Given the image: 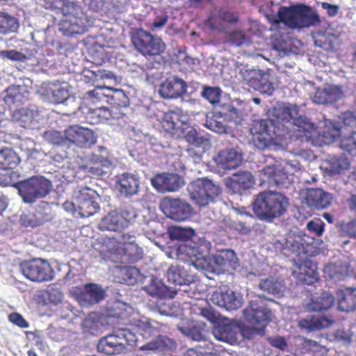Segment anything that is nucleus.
<instances>
[{"label":"nucleus","instance_id":"obj_1","mask_svg":"<svg viewBox=\"0 0 356 356\" xmlns=\"http://www.w3.org/2000/svg\"><path fill=\"white\" fill-rule=\"evenodd\" d=\"M180 259L186 256H195L194 264L199 271H207L216 275L225 271L236 270L240 266L239 259L232 249H220L211 257H208L207 244L200 245H183L176 250Z\"/></svg>","mask_w":356,"mask_h":356},{"label":"nucleus","instance_id":"obj_2","mask_svg":"<svg viewBox=\"0 0 356 356\" xmlns=\"http://www.w3.org/2000/svg\"><path fill=\"white\" fill-rule=\"evenodd\" d=\"M289 198L280 192L265 191L257 194L252 202L254 214L261 220L271 222L285 215Z\"/></svg>","mask_w":356,"mask_h":356},{"label":"nucleus","instance_id":"obj_3","mask_svg":"<svg viewBox=\"0 0 356 356\" xmlns=\"http://www.w3.org/2000/svg\"><path fill=\"white\" fill-rule=\"evenodd\" d=\"M318 14L311 7L298 6L291 8H281L277 13L275 23H283L291 29L307 28L321 23Z\"/></svg>","mask_w":356,"mask_h":356},{"label":"nucleus","instance_id":"obj_4","mask_svg":"<svg viewBox=\"0 0 356 356\" xmlns=\"http://www.w3.org/2000/svg\"><path fill=\"white\" fill-rule=\"evenodd\" d=\"M137 337L129 329L122 328L102 337L97 346L98 352L106 355L125 354L136 345Z\"/></svg>","mask_w":356,"mask_h":356},{"label":"nucleus","instance_id":"obj_5","mask_svg":"<svg viewBox=\"0 0 356 356\" xmlns=\"http://www.w3.org/2000/svg\"><path fill=\"white\" fill-rule=\"evenodd\" d=\"M17 189L19 195L26 204H33L47 197L53 189L51 181L44 176H33L11 184Z\"/></svg>","mask_w":356,"mask_h":356},{"label":"nucleus","instance_id":"obj_6","mask_svg":"<svg viewBox=\"0 0 356 356\" xmlns=\"http://www.w3.org/2000/svg\"><path fill=\"white\" fill-rule=\"evenodd\" d=\"M187 191L191 201L200 207H204L216 202L222 193V187L218 182L202 177L191 182Z\"/></svg>","mask_w":356,"mask_h":356},{"label":"nucleus","instance_id":"obj_7","mask_svg":"<svg viewBox=\"0 0 356 356\" xmlns=\"http://www.w3.org/2000/svg\"><path fill=\"white\" fill-rule=\"evenodd\" d=\"M183 245L191 244L181 243L175 245L168 254V257L176 259L180 262H183V264L171 265L166 272L168 281L180 286H189L191 283L194 282L195 277L191 272V266L196 270H199L194 264L195 259H196L195 256H186L185 259H181L179 258L178 254H176V250Z\"/></svg>","mask_w":356,"mask_h":356},{"label":"nucleus","instance_id":"obj_8","mask_svg":"<svg viewBox=\"0 0 356 356\" xmlns=\"http://www.w3.org/2000/svg\"><path fill=\"white\" fill-rule=\"evenodd\" d=\"M313 238L305 234L290 232L284 238L273 240V244L278 251L287 250L292 254L305 259L309 254Z\"/></svg>","mask_w":356,"mask_h":356},{"label":"nucleus","instance_id":"obj_9","mask_svg":"<svg viewBox=\"0 0 356 356\" xmlns=\"http://www.w3.org/2000/svg\"><path fill=\"white\" fill-rule=\"evenodd\" d=\"M131 42L135 48L144 56L161 55L166 47L161 38L142 29H138L133 33Z\"/></svg>","mask_w":356,"mask_h":356},{"label":"nucleus","instance_id":"obj_10","mask_svg":"<svg viewBox=\"0 0 356 356\" xmlns=\"http://www.w3.org/2000/svg\"><path fill=\"white\" fill-rule=\"evenodd\" d=\"M243 81L261 94L271 95L276 88L274 77L268 72L258 69H246L241 72Z\"/></svg>","mask_w":356,"mask_h":356},{"label":"nucleus","instance_id":"obj_11","mask_svg":"<svg viewBox=\"0 0 356 356\" xmlns=\"http://www.w3.org/2000/svg\"><path fill=\"white\" fill-rule=\"evenodd\" d=\"M243 314L249 323L258 326L254 330V332L259 336L264 335L266 326L271 320L270 310L262 302L255 300L250 302Z\"/></svg>","mask_w":356,"mask_h":356},{"label":"nucleus","instance_id":"obj_12","mask_svg":"<svg viewBox=\"0 0 356 356\" xmlns=\"http://www.w3.org/2000/svg\"><path fill=\"white\" fill-rule=\"evenodd\" d=\"M20 161L13 149L9 147L0 149V184L11 185L19 178V172L13 169L19 164Z\"/></svg>","mask_w":356,"mask_h":356},{"label":"nucleus","instance_id":"obj_13","mask_svg":"<svg viewBox=\"0 0 356 356\" xmlns=\"http://www.w3.org/2000/svg\"><path fill=\"white\" fill-rule=\"evenodd\" d=\"M273 49L277 52L280 57L279 67L283 72H287V69H292L295 63L285 60L289 56H296L301 51L302 44L299 40H293L288 37L281 36L273 42Z\"/></svg>","mask_w":356,"mask_h":356},{"label":"nucleus","instance_id":"obj_14","mask_svg":"<svg viewBox=\"0 0 356 356\" xmlns=\"http://www.w3.org/2000/svg\"><path fill=\"white\" fill-rule=\"evenodd\" d=\"M20 271L33 282H47L54 277V270L50 264L42 259H35L21 264Z\"/></svg>","mask_w":356,"mask_h":356},{"label":"nucleus","instance_id":"obj_15","mask_svg":"<svg viewBox=\"0 0 356 356\" xmlns=\"http://www.w3.org/2000/svg\"><path fill=\"white\" fill-rule=\"evenodd\" d=\"M73 295L83 307H89L99 303L106 296V290L99 284L87 283L73 291Z\"/></svg>","mask_w":356,"mask_h":356},{"label":"nucleus","instance_id":"obj_16","mask_svg":"<svg viewBox=\"0 0 356 356\" xmlns=\"http://www.w3.org/2000/svg\"><path fill=\"white\" fill-rule=\"evenodd\" d=\"M163 213L175 221H183L188 218L193 208L186 201L179 198L165 197L161 203Z\"/></svg>","mask_w":356,"mask_h":356},{"label":"nucleus","instance_id":"obj_17","mask_svg":"<svg viewBox=\"0 0 356 356\" xmlns=\"http://www.w3.org/2000/svg\"><path fill=\"white\" fill-rule=\"evenodd\" d=\"M268 163L259 170L261 179L279 188H289L290 181L285 169L280 165H276L272 158H268Z\"/></svg>","mask_w":356,"mask_h":356},{"label":"nucleus","instance_id":"obj_18","mask_svg":"<svg viewBox=\"0 0 356 356\" xmlns=\"http://www.w3.org/2000/svg\"><path fill=\"white\" fill-rule=\"evenodd\" d=\"M254 184V177L248 171H238L224 179L225 188L230 194L242 195Z\"/></svg>","mask_w":356,"mask_h":356},{"label":"nucleus","instance_id":"obj_19","mask_svg":"<svg viewBox=\"0 0 356 356\" xmlns=\"http://www.w3.org/2000/svg\"><path fill=\"white\" fill-rule=\"evenodd\" d=\"M65 135L68 139V146L74 144L80 147L88 148L97 141V137L92 130L77 124L66 129Z\"/></svg>","mask_w":356,"mask_h":356},{"label":"nucleus","instance_id":"obj_20","mask_svg":"<svg viewBox=\"0 0 356 356\" xmlns=\"http://www.w3.org/2000/svg\"><path fill=\"white\" fill-rule=\"evenodd\" d=\"M152 185L161 193L179 191L184 185V180L175 173L158 174L151 179Z\"/></svg>","mask_w":356,"mask_h":356},{"label":"nucleus","instance_id":"obj_21","mask_svg":"<svg viewBox=\"0 0 356 356\" xmlns=\"http://www.w3.org/2000/svg\"><path fill=\"white\" fill-rule=\"evenodd\" d=\"M42 109L35 105L21 108L15 111L13 118L21 123L22 127L29 129H38L43 120Z\"/></svg>","mask_w":356,"mask_h":356},{"label":"nucleus","instance_id":"obj_22","mask_svg":"<svg viewBox=\"0 0 356 356\" xmlns=\"http://www.w3.org/2000/svg\"><path fill=\"white\" fill-rule=\"evenodd\" d=\"M213 161L219 169L228 171L240 166L243 161V155L236 148H226L218 152L213 157Z\"/></svg>","mask_w":356,"mask_h":356},{"label":"nucleus","instance_id":"obj_23","mask_svg":"<svg viewBox=\"0 0 356 356\" xmlns=\"http://www.w3.org/2000/svg\"><path fill=\"white\" fill-rule=\"evenodd\" d=\"M307 205L314 209H323L329 207L333 200L332 195L321 188H307L302 192Z\"/></svg>","mask_w":356,"mask_h":356},{"label":"nucleus","instance_id":"obj_24","mask_svg":"<svg viewBox=\"0 0 356 356\" xmlns=\"http://www.w3.org/2000/svg\"><path fill=\"white\" fill-rule=\"evenodd\" d=\"M211 301L216 305L227 311L236 310L243 305L241 296L234 291H216L213 293Z\"/></svg>","mask_w":356,"mask_h":356},{"label":"nucleus","instance_id":"obj_25","mask_svg":"<svg viewBox=\"0 0 356 356\" xmlns=\"http://www.w3.org/2000/svg\"><path fill=\"white\" fill-rule=\"evenodd\" d=\"M97 194L90 188H84L79 191L76 197V204L81 217H90L99 209V204L96 202Z\"/></svg>","mask_w":356,"mask_h":356},{"label":"nucleus","instance_id":"obj_26","mask_svg":"<svg viewBox=\"0 0 356 356\" xmlns=\"http://www.w3.org/2000/svg\"><path fill=\"white\" fill-rule=\"evenodd\" d=\"M187 83L177 76H171L163 82L159 93L164 99H177L186 93Z\"/></svg>","mask_w":356,"mask_h":356},{"label":"nucleus","instance_id":"obj_27","mask_svg":"<svg viewBox=\"0 0 356 356\" xmlns=\"http://www.w3.org/2000/svg\"><path fill=\"white\" fill-rule=\"evenodd\" d=\"M343 97L342 87L339 85H326L318 88L312 97L314 103L320 105L332 104Z\"/></svg>","mask_w":356,"mask_h":356},{"label":"nucleus","instance_id":"obj_28","mask_svg":"<svg viewBox=\"0 0 356 356\" xmlns=\"http://www.w3.org/2000/svg\"><path fill=\"white\" fill-rule=\"evenodd\" d=\"M292 273L296 276L300 281L304 282L307 284H312L318 280V273L317 272V266L312 260H305L294 261Z\"/></svg>","mask_w":356,"mask_h":356},{"label":"nucleus","instance_id":"obj_29","mask_svg":"<svg viewBox=\"0 0 356 356\" xmlns=\"http://www.w3.org/2000/svg\"><path fill=\"white\" fill-rule=\"evenodd\" d=\"M115 165L106 157L92 153L90 158V165H83L81 168L87 170L92 175L108 177Z\"/></svg>","mask_w":356,"mask_h":356},{"label":"nucleus","instance_id":"obj_30","mask_svg":"<svg viewBox=\"0 0 356 356\" xmlns=\"http://www.w3.org/2000/svg\"><path fill=\"white\" fill-rule=\"evenodd\" d=\"M0 98L9 106H17L28 101L29 90L25 86L12 85L0 94Z\"/></svg>","mask_w":356,"mask_h":356},{"label":"nucleus","instance_id":"obj_31","mask_svg":"<svg viewBox=\"0 0 356 356\" xmlns=\"http://www.w3.org/2000/svg\"><path fill=\"white\" fill-rule=\"evenodd\" d=\"M272 113L274 118L270 120L273 121L275 127L282 126L286 129H292L291 122L298 115V108L296 105L280 106L275 108Z\"/></svg>","mask_w":356,"mask_h":356},{"label":"nucleus","instance_id":"obj_32","mask_svg":"<svg viewBox=\"0 0 356 356\" xmlns=\"http://www.w3.org/2000/svg\"><path fill=\"white\" fill-rule=\"evenodd\" d=\"M116 184L119 193L125 197L136 195L140 187L138 178L128 172L117 176Z\"/></svg>","mask_w":356,"mask_h":356},{"label":"nucleus","instance_id":"obj_33","mask_svg":"<svg viewBox=\"0 0 356 356\" xmlns=\"http://www.w3.org/2000/svg\"><path fill=\"white\" fill-rule=\"evenodd\" d=\"M240 331L237 323L230 322L214 327L212 333L218 341L233 344L237 341V336Z\"/></svg>","mask_w":356,"mask_h":356},{"label":"nucleus","instance_id":"obj_34","mask_svg":"<svg viewBox=\"0 0 356 356\" xmlns=\"http://www.w3.org/2000/svg\"><path fill=\"white\" fill-rule=\"evenodd\" d=\"M41 94L46 100L53 104H63L70 98L66 84L50 83L42 89Z\"/></svg>","mask_w":356,"mask_h":356},{"label":"nucleus","instance_id":"obj_35","mask_svg":"<svg viewBox=\"0 0 356 356\" xmlns=\"http://www.w3.org/2000/svg\"><path fill=\"white\" fill-rule=\"evenodd\" d=\"M334 320L327 316L309 315L298 321V326L307 332H315L330 327Z\"/></svg>","mask_w":356,"mask_h":356},{"label":"nucleus","instance_id":"obj_36","mask_svg":"<svg viewBox=\"0 0 356 356\" xmlns=\"http://www.w3.org/2000/svg\"><path fill=\"white\" fill-rule=\"evenodd\" d=\"M257 286L263 292L273 295L275 297L283 296L286 289L284 280L274 276L260 278L258 280Z\"/></svg>","mask_w":356,"mask_h":356},{"label":"nucleus","instance_id":"obj_37","mask_svg":"<svg viewBox=\"0 0 356 356\" xmlns=\"http://www.w3.org/2000/svg\"><path fill=\"white\" fill-rule=\"evenodd\" d=\"M105 101L111 104L110 119H119L124 115V109L128 106L129 99L123 92L115 91L111 96L108 95Z\"/></svg>","mask_w":356,"mask_h":356},{"label":"nucleus","instance_id":"obj_38","mask_svg":"<svg viewBox=\"0 0 356 356\" xmlns=\"http://www.w3.org/2000/svg\"><path fill=\"white\" fill-rule=\"evenodd\" d=\"M127 226V225H124V220L119 211L114 210L102 218L98 228L102 231L120 232L122 229Z\"/></svg>","mask_w":356,"mask_h":356},{"label":"nucleus","instance_id":"obj_39","mask_svg":"<svg viewBox=\"0 0 356 356\" xmlns=\"http://www.w3.org/2000/svg\"><path fill=\"white\" fill-rule=\"evenodd\" d=\"M350 161L344 156H329L321 166L323 170L331 175H339L350 168Z\"/></svg>","mask_w":356,"mask_h":356},{"label":"nucleus","instance_id":"obj_40","mask_svg":"<svg viewBox=\"0 0 356 356\" xmlns=\"http://www.w3.org/2000/svg\"><path fill=\"white\" fill-rule=\"evenodd\" d=\"M334 302L333 296L329 292H323L319 296L311 297L305 307L309 312H321L330 308Z\"/></svg>","mask_w":356,"mask_h":356},{"label":"nucleus","instance_id":"obj_41","mask_svg":"<svg viewBox=\"0 0 356 356\" xmlns=\"http://www.w3.org/2000/svg\"><path fill=\"white\" fill-rule=\"evenodd\" d=\"M59 30L67 36H72L74 34H81L86 31L85 19L81 15L69 17L63 20Z\"/></svg>","mask_w":356,"mask_h":356},{"label":"nucleus","instance_id":"obj_42","mask_svg":"<svg viewBox=\"0 0 356 356\" xmlns=\"http://www.w3.org/2000/svg\"><path fill=\"white\" fill-rule=\"evenodd\" d=\"M176 348V342L166 336H159L147 344L140 347L142 351L163 353Z\"/></svg>","mask_w":356,"mask_h":356},{"label":"nucleus","instance_id":"obj_43","mask_svg":"<svg viewBox=\"0 0 356 356\" xmlns=\"http://www.w3.org/2000/svg\"><path fill=\"white\" fill-rule=\"evenodd\" d=\"M184 124L179 111H170L164 113L161 124L165 131L174 135Z\"/></svg>","mask_w":356,"mask_h":356},{"label":"nucleus","instance_id":"obj_44","mask_svg":"<svg viewBox=\"0 0 356 356\" xmlns=\"http://www.w3.org/2000/svg\"><path fill=\"white\" fill-rule=\"evenodd\" d=\"M178 330L192 341H201L207 339L205 324L197 322L186 326H179Z\"/></svg>","mask_w":356,"mask_h":356},{"label":"nucleus","instance_id":"obj_45","mask_svg":"<svg viewBox=\"0 0 356 356\" xmlns=\"http://www.w3.org/2000/svg\"><path fill=\"white\" fill-rule=\"evenodd\" d=\"M338 308L342 312L356 309V288H346L338 292Z\"/></svg>","mask_w":356,"mask_h":356},{"label":"nucleus","instance_id":"obj_46","mask_svg":"<svg viewBox=\"0 0 356 356\" xmlns=\"http://www.w3.org/2000/svg\"><path fill=\"white\" fill-rule=\"evenodd\" d=\"M19 28L17 18L4 11H0V36L15 33Z\"/></svg>","mask_w":356,"mask_h":356},{"label":"nucleus","instance_id":"obj_47","mask_svg":"<svg viewBox=\"0 0 356 356\" xmlns=\"http://www.w3.org/2000/svg\"><path fill=\"white\" fill-rule=\"evenodd\" d=\"M346 134V129H341V122L335 121H325L321 135L327 139V143L334 141L337 138H342Z\"/></svg>","mask_w":356,"mask_h":356},{"label":"nucleus","instance_id":"obj_48","mask_svg":"<svg viewBox=\"0 0 356 356\" xmlns=\"http://www.w3.org/2000/svg\"><path fill=\"white\" fill-rule=\"evenodd\" d=\"M291 127L293 129L294 131H302L305 133L304 136L298 134V137L305 138L306 140H308L310 138L309 134L314 129V124L307 117L298 113L291 122Z\"/></svg>","mask_w":356,"mask_h":356},{"label":"nucleus","instance_id":"obj_49","mask_svg":"<svg viewBox=\"0 0 356 356\" xmlns=\"http://www.w3.org/2000/svg\"><path fill=\"white\" fill-rule=\"evenodd\" d=\"M54 215L48 203H45V206L42 209L38 210L35 213L29 217L28 224L32 227L39 226L44 222H49L54 218Z\"/></svg>","mask_w":356,"mask_h":356},{"label":"nucleus","instance_id":"obj_50","mask_svg":"<svg viewBox=\"0 0 356 356\" xmlns=\"http://www.w3.org/2000/svg\"><path fill=\"white\" fill-rule=\"evenodd\" d=\"M143 289L151 296L165 298L167 296V287L161 280L153 275L149 277V283L144 286Z\"/></svg>","mask_w":356,"mask_h":356},{"label":"nucleus","instance_id":"obj_51","mask_svg":"<svg viewBox=\"0 0 356 356\" xmlns=\"http://www.w3.org/2000/svg\"><path fill=\"white\" fill-rule=\"evenodd\" d=\"M168 234L171 240L187 242L193 238L195 232L189 227L171 226L168 229Z\"/></svg>","mask_w":356,"mask_h":356},{"label":"nucleus","instance_id":"obj_52","mask_svg":"<svg viewBox=\"0 0 356 356\" xmlns=\"http://www.w3.org/2000/svg\"><path fill=\"white\" fill-rule=\"evenodd\" d=\"M225 41L237 47H247L252 43L251 38L242 30H233L227 33Z\"/></svg>","mask_w":356,"mask_h":356},{"label":"nucleus","instance_id":"obj_53","mask_svg":"<svg viewBox=\"0 0 356 356\" xmlns=\"http://www.w3.org/2000/svg\"><path fill=\"white\" fill-rule=\"evenodd\" d=\"M102 325L97 315L90 314L83 321L81 327L86 335H97L101 331Z\"/></svg>","mask_w":356,"mask_h":356},{"label":"nucleus","instance_id":"obj_54","mask_svg":"<svg viewBox=\"0 0 356 356\" xmlns=\"http://www.w3.org/2000/svg\"><path fill=\"white\" fill-rule=\"evenodd\" d=\"M253 145L259 149H273L276 147L274 142V134L265 133L263 135H252Z\"/></svg>","mask_w":356,"mask_h":356},{"label":"nucleus","instance_id":"obj_55","mask_svg":"<svg viewBox=\"0 0 356 356\" xmlns=\"http://www.w3.org/2000/svg\"><path fill=\"white\" fill-rule=\"evenodd\" d=\"M42 136L47 142L54 145L62 147H68V139L66 137L65 131L64 134H62L56 130H47L43 133Z\"/></svg>","mask_w":356,"mask_h":356},{"label":"nucleus","instance_id":"obj_56","mask_svg":"<svg viewBox=\"0 0 356 356\" xmlns=\"http://www.w3.org/2000/svg\"><path fill=\"white\" fill-rule=\"evenodd\" d=\"M275 127L273 121L270 119H263L254 121L250 133L252 135H263L265 133L275 134Z\"/></svg>","mask_w":356,"mask_h":356},{"label":"nucleus","instance_id":"obj_57","mask_svg":"<svg viewBox=\"0 0 356 356\" xmlns=\"http://www.w3.org/2000/svg\"><path fill=\"white\" fill-rule=\"evenodd\" d=\"M325 272L328 274L331 280L338 282L344 280L348 275L347 268L342 265L332 264L325 268Z\"/></svg>","mask_w":356,"mask_h":356},{"label":"nucleus","instance_id":"obj_58","mask_svg":"<svg viewBox=\"0 0 356 356\" xmlns=\"http://www.w3.org/2000/svg\"><path fill=\"white\" fill-rule=\"evenodd\" d=\"M124 256L131 263L136 262L141 259L143 256V251L136 243L127 244L123 248Z\"/></svg>","mask_w":356,"mask_h":356},{"label":"nucleus","instance_id":"obj_59","mask_svg":"<svg viewBox=\"0 0 356 356\" xmlns=\"http://www.w3.org/2000/svg\"><path fill=\"white\" fill-rule=\"evenodd\" d=\"M193 310L195 314L202 316L211 323H216L220 320L219 314L209 305L204 307L194 306Z\"/></svg>","mask_w":356,"mask_h":356},{"label":"nucleus","instance_id":"obj_60","mask_svg":"<svg viewBox=\"0 0 356 356\" xmlns=\"http://www.w3.org/2000/svg\"><path fill=\"white\" fill-rule=\"evenodd\" d=\"M341 129L346 134L356 133V112L346 111L342 114Z\"/></svg>","mask_w":356,"mask_h":356},{"label":"nucleus","instance_id":"obj_61","mask_svg":"<svg viewBox=\"0 0 356 356\" xmlns=\"http://www.w3.org/2000/svg\"><path fill=\"white\" fill-rule=\"evenodd\" d=\"M222 90L217 86H204L201 95L212 104L219 102L221 97Z\"/></svg>","mask_w":356,"mask_h":356},{"label":"nucleus","instance_id":"obj_62","mask_svg":"<svg viewBox=\"0 0 356 356\" xmlns=\"http://www.w3.org/2000/svg\"><path fill=\"white\" fill-rule=\"evenodd\" d=\"M123 276L128 285H132L138 281H142L146 278L137 268L133 266L124 269Z\"/></svg>","mask_w":356,"mask_h":356},{"label":"nucleus","instance_id":"obj_63","mask_svg":"<svg viewBox=\"0 0 356 356\" xmlns=\"http://www.w3.org/2000/svg\"><path fill=\"white\" fill-rule=\"evenodd\" d=\"M340 147L353 156H356V133L344 135L341 139Z\"/></svg>","mask_w":356,"mask_h":356},{"label":"nucleus","instance_id":"obj_64","mask_svg":"<svg viewBox=\"0 0 356 356\" xmlns=\"http://www.w3.org/2000/svg\"><path fill=\"white\" fill-rule=\"evenodd\" d=\"M337 41L336 35L331 33H326L321 38L315 40V44L324 49L329 50L335 47Z\"/></svg>","mask_w":356,"mask_h":356}]
</instances>
